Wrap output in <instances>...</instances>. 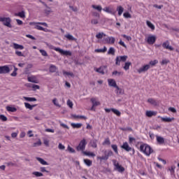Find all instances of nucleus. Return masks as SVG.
I'll return each instance as SVG.
<instances>
[{
	"label": "nucleus",
	"mask_w": 179,
	"mask_h": 179,
	"mask_svg": "<svg viewBox=\"0 0 179 179\" xmlns=\"http://www.w3.org/2000/svg\"><path fill=\"white\" fill-rule=\"evenodd\" d=\"M0 22H3V26H6V27H12V24H10L12 20L9 17H0Z\"/></svg>",
	"instance_id": "5"
},
{
	"label": "nucleus",
	"mask_w": 179,
	"mask_h": 179,
	"mask_svg": "<svg viewBox=\"0 0 179 179\" xmlns=\"http://www.w3.org/2000/svg\"><path fill=\"white\" fill-rule=\"evenodd\" d=\"M10 72V69L8 66H0V75H3L6 73H9Z\"/></svg>",
	"instance_id": "9"
},
{
	"label": "nucleus",
	"mask_w": 179,
	"mask_h": 179,
	"mask_svg": "<svg viewBox=\"0 0 179 179\" xmlns=\"http://www.w3.org/2000/svg\"><path fill=\"white\" fill-rule=\"evenodd\" d=\"M92 24H99V20L97 19H92L91 20Z\"/></svg>",
	"instance_id": "60"
},
{
	"label": "nucleus",
	"mask_w": 179,
	"mask_h": 179,
	"mask_svg": "<svg viewBox=\"0 0 179 179\" xmlns=\"http://www.w3.org/2000/svg\"><path fill=\"white\" fill-rule=\"evenodd\" d=\"M122 37L124 38H126V40H127V41H131V40H132V38L131 36H128L125 34L122 35Z\"/></svg>",
	"instance_id": "61"
},
{
	"label": "nucleus",
	"mask_w": 179,
	"mask_h": 179,
	"mask_svg": "<svg viewBox=\"0 0 179 179\" xmlns=\"http://www.w3.org/2000/svg\"><path fill=\"white\" fill-rule=\"evenodd\" d=\"M102 145L103 146H106V145H111V141H110L109 138H105L104 141L102 143Z\"/></svg>",
	"instance_id": "38"
},
{
	"label": "nucleus",
	"mask_w": 179,
	"mask_h": 179,
	"mask_svg": "<svg viewBox=\"0 0 179 179\" xmlns=\"http://www.w3.org/2000/svg\"><path fill=\"white\" fill-rule=\"evenodd\" d=\"M106 44H114L115 43V38L113 36H108L105 38Z\"/></svg>",
	"instance_id": "14"
},
{
	"label": "nucleus",
	"mask_w": 179,
	"mask_h": 179,
	"mask_svg": "<svg viewBox=\"0 0 179 179\" xmlns=\"http://www.w3.org/2000/svg\"><path fill=\"white\" fill-rule=\"evenodd\" d=\"M163 48H165L166 50H169V51H173L174 48L171 46H170V42L169 41H166V42H164L162 43Z\"/></svg>",
	"instance_id": "12"
},
{
	"label": "nucleus",
	"mask_w": 179,
	"mask_h": 179,
	"mask_svg": "<svg viewBox=\"0 0 179 179\" xmlns=\"http://www.w3.org/2000/svg\"><path fill=\"white\" fill-rule=\"evenodd\" d=\"M58 148L59 150H65V145H62V143H59Z\"/></svg>",
	"instance_id": "58"
},
{
	"label": "nucleus",
	"mask_w": 179,
	"mask_h": 179,
	"mask_svg": "<svg viewBox=\"0 0 179 179\" xmlns=\"http://www.w3.org/2000/svg\"><path fill=\"white\" fill-rule=\"evenodd\" d=\"M108 86H110V87H117L118 85H117V82H115V80L113 79V78H109L108 79Z\"/></svg>",
	"instance_id": "13"
},
{
	"label": "nucleus",
	"mask_w": 179,
	"mask_h": 179,
	"mask_svg": "<svg viewBox=\"0 0 179 179\" xmlns=\"http://www.w3.org/2000/svg\"><path fill=\"white\" fill-rule=\"evenodd\" d=\"M36 159L38 160V162H39V163H41V164H43V166H48V162H47L43 158L36 157Z\"/></svg>",
	"instance_id": "20"
},
{
	"label": "nucleus",
	"mask_w": 179,
	"mask_h": 179,
	"mask_svg": "<svg viewBox=\"0 0 179 179\" xmlns=\"http://www.w3.org/2000/svg\"><path fill=\"white\" fill-rule=\"evenodd\" d=\"M29 24L30 26H31V24H41L42 26H45V27H48V24L46 22H30Z\"/></svg>",
	"instance_id": "40"
},
{
	"label": "nucleus",
	"mask_w": 179,
	"mask_h": 179,
	"mask_svg": "<svg viewBox=\"0 0 179 179\" xmlns=\"http://www.w3.org/2000/svg\"><path fill=\"white\" fill-rule=\"evenodd\" d=\"M0 120H1V121H8V117H6L5 115H0Z\"/></svg>",
	"instance_id": "55"
},
{
	"label": "nucleus",
	"mask_w": 179,
	"mask_h": 179,
	"mask_svg": "<svg viewBox=\"0 0 179 179\" xmlns=\"http://www.w3.org/2000/svg\"><path fill=\"white\" fill-rule=\"evenodd\" d=\"M39 52H41L43 57H48V54L47 53V51L43 49L39 50Z\"/></svg>",
	"instance_id": "48"
},
{
	"label": "nucleus",
	"mask_w": 179,
	"mask_h": 179,
	"mask_svg": "<svg viewBox=\"0 0 179 179\" xmlns=\"http://www.w3.org/2000/svg\"><path fill=\"white\" fill-rule=\"evenodd\" d=\"M52 103H53V104H55V106H56V107H61V106H59V103L58 102H57V98H55L52 100Z\"/></svg>",
	"instance_id": "57"
},
{
	"label": "nucleus",
	"mask_w": 179,
	"mask_h": 179,
	"mask_svg": "<svg viewBox=\"0 0 179 179\" xmlns=\"http://www.w3.org/2000/svg\"><path fill=\"white\" fill-rule=\"evenodd\" d=\"M90 143L92 148H93L94 149H96L97 148V140L96 139L91 140Z\"/></svg>",
	"instance_id": "29"
},
{
	"label": "nucleus",
	"mask_w": 179,
	"mask_h": 179,
	"mask_svg": "<svg viewBox=\"0 0 179 179\" xmlns=\"http://www.w3.org/2000/svg\"><path fill=\"white\" fill-rule=\"evenodd\" d=\"M23 99L26 100V101H37V99L34 97H27V96H23Z\"/></svg>",
	"instance_id": "36"
},
{
	"label": "nucleus",
	"mask_w": 179,
	"mask_h": 179,
	"mask_svg": "<svg viewBox=\"0 0 179 179\" xmlns=\"http://www.w3.org/2000/svg\"><path fill=\"white\" fill-rule=\"evenodd\" d=\"M90 101L92 103L94 107H97V106H100V104H101L100 101L97 100V98H91Z\"/></svg>",
	"instance_id": "16"
},
{
	"label": "nucleus",
	"mask_w": 179,
	"mask_h": 179,
	"mask_svg": "<svg viewBox=\"0 0 179 179\" xmlns=\"http://www.w3.org/2000/svg\"><path fill=\"white\" fill-rule=\"evenodd\" d=\"M6 110L10 113H16V111H17V109L16 108L12 106H6Z\"/></svg>",
	"instance_id": "30"
},
{
	"label": "nucleus",
	"mask_w": 179,
	"mask_h": 179,
	"mask_svg": "<svg viewBox=\"0 0 179 179\" xmlns=\"http://www.w3.org/2000/svg\"><path fill=\"white\" fill-rule=\"evenodd\" d=\"M116 10L118 13V16H121L124 12V8H122V6H118L116 8Z\"/></svg>",
	"instance_id": "25"
},
{
	"label": "nucleus",
	"mask_w": 179,
	"mask_h": 179,
	"mask_svg": "<svg viewBox=\"0 0 179 179\" xmlns=\"http://www.w3.org/2000/svg\"><path fill=\"white\" fill-rule=\"evenodd\" d=\"M34 146H41V141L39 140L38 142L34 143Z\"/></svg>",
	"instance_id": "64"
},
{
	"label": "nucleus",
	"mask_w": 179,
	"mask_h": 179,
	"mask_svg": "<svg viewBox=\"0 0 179 179\" xmlns=\"http://www.w3.org/2000/svg\"><path fill=\"white\" fill-rule=\"evenodd\" d=\"M157 142L159 145H164V138L160 136H156Z\"/></svg>",
	"instance_id": "19"
},
{
	"label": "nucleus",
	"mask_w": 179,
	"mask_h": 179,
	"mask_svg": "<svg viewBox=\"0 0 179 179\" xmlns=\"http://www.w3.org/2000/svg\"><path fill=\"white\" fill-rule=\"evenodd\" d=\"M83 155H84V156H92V157H94V156H96L94 152H90L87 151L83 152Z\"/></svg>",
	"instance_id": "34"
},
{
	"label": "nucleus",
	"mask_w": 179,
	"mask_h": 179,
	"mask_svg": "<svg viewBox=\"0 0 179 179\" xmlns=\"http://www.w3.org/2000/svg\"><path fill=\"white\" fill-rule=\"evenodd\" d=\"M111 148H112L113 150L115 152V153L116 155H118V146H117V145H115V144H113L111 145Z\"/></svg>",
	"instance_id": "42"
},
{
	"label": "nucleus",
	"mask_w": 179,
	"mask_h": 179,
	"mask_svg": "<svg viewBox=\"0 0 179 179\" xmlns=\"http://www.w3.org/2000/svg\"><path fill=\"white\" fill-rule=\"evenodd\" d=\"M86 145H87V141H86V139L83 138L78 145L76 147V150L78 152H83L85 150V149H86Z\"/></svg>",
	"instance_id": "4"
},
{
	"label": "nucleus",
	"mask_w": 179,
	"mask_h": 179,
	"mask_svg": "<svg viewBox=\"0 0 179 179\" xmlns=\"http://www.w3.org/2000/svg\"><path fill=\"white\" fill-rule=\"evenodd\" d=\"M157 64H159V61H157V59H155V60H154V61H150V62H149V64H148V65H150H150H151V66H155V65H156Z\"/></svg>",
	"instance_id": "49"
},
{
	"label": "nucleus",
	"mask_w": 179,
	"mask_h": 179,
	"mask_svg": "<svg viewBox=\"0 0 179 179\" xmlns=\"http://www.w3.org/2000/svg\"><path fill=\"white\" fill-rule=\"evenodd\" d=\"M72 128L74 129H79V128H82V123H71V124Z\"/></svg>",
	"instance_id": "23"
},
{
	"label": "nucleus",
	"mask_w": 179,
	"mask_h": 179,
	"mask_svg": "<svg viewBox=\"0 0 179 179\" xmlns=\"http://www.w3.org/2000/svg\"><path fill=\"white\" fill-rule=\"evenodd\" d=\"M145 115L147 117H153L157 115V112L156 111H152V110H147L145 113Z\"/></svg>",
	"instance_id": "18"
},
{
	"label": "nucleus",
	"mask_w": 179,
	"mask_h": 179,
	"mask_svg": "<svg viewBox=\"0 0 179 179\" xmlns=\"http://www.w3.org/2000/svg\"><path fill=\"white\" fill-rule=\"evenodd\" d=\"M15 55H17V57H24L23 53H22V52H20L19 50L15 51Z\"/></svg>",
	"instance_id": "59"
},
{
	"label": "nucleus",
	"mask_w": 179,
	"mask_h": 179,
	"mask_svg": "<svg viewBox=\"0 0 179 179\" xmlns=\"http://www.w3.org/2000/svg\"><path fill=\"white\" fill-rule=\"evenodd\" d=\"M140 151H141L145 156H150L153 153V149L148 144H141L140 145Z\"/></svg>",
	"instance_id": "1"
},
{
	"label": "nucleus",
	"mask_w": 179,
	"mask_h": 179,
	"mask_svg": "<svg viewBox=\"0 0 179 179\" xmlns=\"http://www.w3.org/2000/svg\"><path fill=\"white\" fill-rule=\"evenodd\" d=\"M92 8L95 9V10H98V12H101V10H103V7H101V6H96L93 4L92 5Z\"/></svg>",
	"instance_id": "32"
},
{
	"label": "nucleus",
	"mask_w": 179,
	"mask_h": 179,
	"mask_svg": "<svg viewBox=\"0 0 179 179\" xmlns=\"http://www.w3.org/2000/svg\"><path fill=\"white\" fill-rule=\"evenodd\" d=\"M54 50L62 54V55H68V50H64L59 48H55Z\"/></svg>",
	"instance_id": "17"
},
{
	"label": "nucleus",
	"mask_w": 179,
	"mask_h": 179,
	"mask_svg": "<svg viewBox=\"0 0 179 179\" xmlns=\"http://www.w3.org/2000/svg\"><path fill=\"white\" fill-rule=\"evenodd\" d=\"M148 102L150 103V104H152V106H157V102L156 101V100L152 98L148 99Z\"/></svg>",
	"instance_id": "41"
},
{
	"label": "nucleus",
	"mask_w": 179,
	"mask_h": 179,
	"mask_svg": "<svg viewBox=\"0 0 179 179\" xmlns=\"http://www.w3.org/2000/svg\"><path fill=\"white\" fill-rule=\"evenodd\" d=\"M84 163H85V164H86V166H87L88 167H90V166H92V164H93V162H92V160L88 159H84Z\"/></svg>",
	"instance_id": "35"
},
{
	"label": "nucleus",
	"mask_w": 179,
	"mask_h": 179,
	"mask_svg": "<svg viewBox=\"0 0 179 179\" xmlns=\"http://www.w3.org/2000/svg\"><path fill=\"white\" fill-rule=\"evenodd\" d=\"M108 55H115V49L114 48H110L108 51Z\"/></svg>",
	"instance_id": "37"
},
{
	"label": "nucleus",
	"mask_w": 179,
	"mask_h": 179,
	"mask_svg": "<svg viewBox=\"0 0 179 179\" xmlns=\"http://www.w3.org/2000/svg\"><path fill=\"white\" fill-rule=\"evenodd\" d=\"M175 169H176V167H174V166H171L170 169H169V171H170V173H171V174L173 176V174H174V173H175Z\"/></svg>",
	"instance_id": "63"
},
{
	"label": "nucleus",
	"mask_w": 179,
	"mask_h": 179,
	"mask_svg": "<svg viewBox=\"0 0 179 179\" xmlns=\"http://www.w3.org/2000/svg\"><path fill=\"white\" fill-rule=\"evenodd\" d=\"M136 139L134 137H129V143L131 145L133 142H135Z\"/></svg>",
	"instance_id": "62"
},
{
	"label": "nucleus",
	"mask_w": 179,
	"mask_h": 179,
	"mask_svg": "<svg viewBox=\"0 0 179 179\" xmlns=\"http://www.w3.org/2000/svg\"><path fill=\"white\" fill-rule=\"evenodd\" d=\"M170 62V60L167 59H162L161 64L162 65H167V64H169Z\"/></svg>",
	"instance_id": "53"
},
{
	"label": "nucleus",
	"mask_w": 179,
	"mask_h": 179,
	"mask_svg": "<svg viewBox=\"0 0 179 179\" xmlns=\"http://www.w3.org/2000/svg\"><path fill=\"white\" fill-rule=\"evenodd\" d=\"M123 16L126 19H131V17H132V15H131L129 12H126V13H123Z\"/></svg>",
	"instance_id": "50"
},
{
	"label": "nucleus",
	"mask_w": 179,
	"mask_h": 179,
	"mask_svg": "<svg viewBox=\"0 0 179 179\" xmlns=\"http://www.w3.org/2000/svg\"><path fill=\"white\" fill-rule=\"evenodd\" d=\"M146 23L151 30H155V25L150 21H147Z\"/></svg>",
	"instance_id": "46"
},
{
	"label": "nucleus",
	"mask_w": 179,
	"mask_h": 179,
	"mask_svg": "<svg viewBox=\"0 0 179 179\" xmlns=\"http://www.w3.org/2000/svg\"><path fill=\"white\" fill-rule=\"evenodd\" d=\"M68 40L69 41H78V39L71 34H68Z\"/></svg>",
	"instance_id": "45"
},
{
	"label": "nucleus",
	"mask_w": 179,
	"mask_h": 179,
	"mask_svg": "<svg viewBox=\"0 0 179 179\" xmlns=\"http://www.w3.org/2000/svg\"><path fill=\"white\" fill-rule=\"evenodd\" d=\"M156 36L155 35H150L147 37V43L148 44H149L150 45H153V44H155V43H156Z\"/></svg>",
	"instance_id": "8"
},
{
	"label": "nucleus",
	"mask_w": 179,
	"mask_h": 179,
	"mask_svg": "<svg viewBox=\"0 0 179 179\" xmlns=\"http://www.w3.org/2000/svg\"><path fill=\"white\" fill-rule=\"evenodd\" d=\"M24 106H25L26 108H28L29 110H33L32 106L30 103L25 102Z\"/></svg>",
	"instance_id": "54"
},
{
	"label": "nucleus",
	"mask_w": 179,
	"mask_h": 179,
	"mask_svg": "<svg viewBox=\"0 0 179 179\" xmlns=\"http://www.w3.org/2000/svg\"><path fill=\"white\" fill-rule=\"evenodd\" d=\"M112 75L120 76V75H124V73H123V72H121V71H114L112 73Z\"/></svg>",
	"instance_id": "51"
},
{
	"label": "nucleus",
	"mask_w": 179,
	"mask_h": 179,
	"mask_svg": "<svg viewBox=\"0 0 179 179\" xmlns=\"http://www.w3.org/2000/svg\"><path fill=\"white\" fill-rule=\"evenodd\" d=\"M27 79L28 82H31V83H38V80H36L34 76L28 77Z\"/></svg>",
	"instance_id": "28"
},
{
	"label": "nucleus",
	"mask_w": 179,
	"mask_h": 179,
	"mask_svg": "<svg viewBox=\"0 0 179 179\" xmlns=\"http://www.w3.org/2000/svg\"><path fill=\"white\" fill-rule=\"evenodd\" d=\"M74 118H80L82 120H87V117L86 116L83 115H73Z\"/></svg>",
	"instance_id": "52"
},
{
	"label": "nucleus",
	"mask_w": 179,
	"mask_h": 179,
	"mask_svg": "<svg viewBox=\"0 0 179 179\" xmlns=\"http://www.w3.org/2000/svg\"><path fill=\"white\" fill-rule=\"evenodd\" d=\"M121 148L124 149L126 152H132V155H135V149L129 146L128 142L123 143L122 145H121Z\"/></svg>",
	"instance_id": "6"
},
{
	"label": "nucleus",
	"mask_w": 179,
	"mask_h": 179,
	"mask_svg": "<svg viewBox=\"0 0 179 179\" xmlns=\"http://www.w3.org/2000/svg\"><path fill=\"white\" fill-rule=\"evenodd\" d=\"M103 12H106V13H110V15H115V11L110 7H105L103 8Z\"/></svg>",
	"instance_id": "15"
},
{
	"label": "nucleus",
	"mask_w": 179,
	"mask_h": 179,
	"mask_svg": "<svg viewBox=\"0 0 179 179\" xmlns=\"http://www.w3.org/2000/svg\"><path fill=\"white\" fill-rule=\"evenodd\" d=\"M94 71L98 73H101V75H104L107 72V67L106 66H101L98 69H94Z\"/></svg>",
	"instance_id": "11"
},
{
	"label": "nucleus",
	"mask_w": 179,
	"mask_h": 179,
	"mask_svg": "<svg viewBox=\"0 0 179 179\" xmlns=\"http://www.w3.org/2000/svg\"><path fill=\"white\" fill-rule=\"evenodd\" d=\"M15 16H19V17L24 19V17H26V12H24V10H22L21 12L15 13Z\"/></svg>",
	"instance_id": "22"
},
{
	"label": "nucleus",
	"mask_w": 179,
	"mask_h": 179,
	"mask_svg": "<svg viewBox=\"0 0 179 179\" xmlns=\"http://www.w3.org/2000/svg\"><path fill=\"white\" fill-rule=\"evenodd\" d=\"M115 93L119 96V94H124V90L121 89L118 85L115 87Z\"/></svg>",
	"instance_id": "27"
},
{
	"label": "nucleus",
	"mask_w": 179,
	"mask_h": 179,
	"mask_svg": "<svg viewBox=\"0 0 179 179\" xmlns=\"http://www.w3.org/2000/svg\"><path fill=\"white\" fill-rule=\"evenodd\" d=\"M45 14L46 15V16H48V15H50V13H52V10L51 9V8L48 7V6H47L46 9L44 10Z\"/></svg>",
	"instance_id": "33"
},
{
	"label": "nucleus",
	"mask_w": 179,
	"mask_h": 179,
	"mask_svg": "<svg viewBox=\"0 0 179 179\" xmlns=\"http://www.w3.org/2000/svg\"><path fill=\"white\" fill-rule=\"evenodd\" d=\"M58 69L57 68V66L54 64H51L49 67V72H50V73H54L55 72H57V70Z\"/></svg>",
	"instance_id": "21"
},
{
	"label": "nucleus",
	"mask_w": 179,
	"mask_h": 179,
	"mask_svg": "<svg viewBox=\"0 0 179 179\" xmlns=\"http://www.w3.org/2000/svg\"><path fill=\"white\" fill-rule=\"evenodd\" d=\"M127 59H128V56H117L115 59V65H121V62H126Z\"/></svg>",
	"instance_id": "7"
},
{
	"label": "nucleus",
	"mask_w": 179,
	"mask_h": 179,
	"mask_svg": "<svg viewBox=\"0 0 179 179\" xmlns=\"http://www.w3.org/2000/svg\"><path fill=\"white\" fill-rule=\"evenodd\" d=\"M95 52H106L107 51V47L104 46L103 49H96Z\"/></svg>",
	"instance_id": "43"
},
{
	"label": "nucleus",
	"mask_w": 179,
	"mask_h": 179,
	"mask_svg": "<svg viewBox=\"0 0 179 179\" xmlns=\"http://www.w3.org/2000/svg\"><path fill=\"white\" fill-rule=\"evenodd\" d=\"M13 48L15 50H24V46H23V45H20L17 43H13Z\"/></svg>",
	"instance_id": "24"
},
{
	"label": "nucleus",
	"mask_w": 179,
	"mask_h": 179,
	"mask_svg": "<svg viewBox=\"0 0 179 179\" xmlns=\"http://www.w3.org/2000/svg\"><path fill=\"white\" fill-rule=\"evenodd\" d=\"M68 106L69 108H73V102H72L71 100H68Z\"/></svg>",
	"instance_id": "56"
},
{
	"label": "nucleus",
	"mask_w": 179,
	"mask_h": 179,
	"mask_svg": "<svg viewBox=\"0 0 179 179\" xmlns=\"http://www.w3.org/2000/svg\"><path fill=\"white\" fill-rule=\"evenodd\" d=\"M112 113H115L117 117H121V112L115 108H111Z\"/></svg>",
	"instance_id": "39"
},
{
	"label": "nucleus",
	"mask_w": 179,
	"mask_h": 179,
	"mask_svg": "<svg viewBox=\"0 0 179 179\" xmlns=\"http://www.w3.org/2000/svg\"><path fill=\"white\" fill-rule=\"evenodd\" d=\"M161 120L163 122H171V121H174V117H161Z\"/></svg>",
	"instance_id": "26"
},
{
	"label": "nucleus",
	"mask_w": 179,
	"mask_h": 179,
	"mask_svg": "<svg viewBox=\"0 0 179 179\" xmlns=\"http://www.w3.org/2000/svg\"><path fill=\"white\" fill-rule=\"evenodd\" d=\"M96 37L98 39L103 38V37H106V34L103 32H99L96 35Z\"/></svg>",
	"instance_id": "44"
},
{
	"label": "nucleus",
	"mask_w": 179,
	"mask_h": 179,
	"mask_svg": "<svg viewBox=\"0 0 179 179\" xmlns=\"http://www.w3.org/2000/svg\"><path fill=\"white\" fill-rule=\"evenodd\" d=\"M114 152H113V151H111L110 150H108V151H105L104 152V155L102 156H98L96 157L97 160H100V162H107V160H108L109 157L111 156H113Z\"/></svg>",
	"instance_id": "2"
},
{
	"label": "nucleus",
	"mask_w": 179,
	"mask_h": 179,
	"mask_svg": "<svg viewBox=\"0 0 179 179\" xmlns=\"http://www.w3.org/2000/svg\"><path fill=\"white\" fill-rule=\"evenodd\" d=\"M113 164L114 166V170L118 171L119 173H124L125 171V168L122 166L120 165V162H117L116 159H113Z\"/></svg>",
	"instance_id": "3"
},
{
	"label": "nucleus",
	"mask_w": 179,
	"mask_h": 179,
	"mask_svg": "<svg viewBox=\"0 0 179 179\" xmlns=\"http://www.w3.org/2000/svg\"><path fill=\"white\" fill-rule=\"evenodd\" d=\"M32 174L36 177H43L44 176L43 173L38 171H34L32 173Z\"/></svg>",
	"instance_id": "47"
},
{
	"label": "nucleus",
	"mask_w": 179,
	"mask_h": 179,
	"mask_svg": "<svg viewBox=\"0 0 179 179\" xmlns=\"http://www.w3.org/2000/svg\"><path fill=\"white\" fill-rule=\"evenodd\" d=\"M131 65H132V63H131V62H125L124 66H123V69H124V71H129V66H131Z\"/></svg>",
	"instance_id": "31"
},
{
	"label": "nucleus",
	"mask_w": 179,
	"mask_h": 179,
	"mask_svg": "<svg viewBox=\"0 0 179 179\" xmlns=\"http://www.w3.org/2000/svg\"><path fill=\"white\" fill-rule=\"evenodd\" d=\"M150 69V64H145L140 69L137 70V72L138 73H143V72H147V71H149Z\"/></svg>",
	"instance_id": "10"
}]
</instances>
